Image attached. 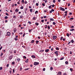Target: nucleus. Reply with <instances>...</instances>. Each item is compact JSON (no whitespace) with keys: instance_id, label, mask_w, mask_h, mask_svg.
I'll return each instance as SVG.
<instances>
[{"instance_id":"nucleus-1","label":"nucleus","mask_w":75,"mask_h":75,"mask_svg":"<svg viewBox=\"0 0 75 75\" xmlns=\"http://www.w3.org/2000/svg\"><path fill=\"white\" fill-rule=\"evenodd\" d=\"M59 8L61 10H62V11H65V9L62 7H60Z\"/></svg>"},{"instance_id":"nucleus-2","label":"nucleus","mask_w":75,"mask_h":75,"mask_svg":"<svg viewBox=\"0 0 75 75\" xmlns=\"http://www.w3.org/2000/svg\"><path fill=\"white\" fill-rule=\"evenodd\" d=\"M58 51H56L54 52V54H55L57 56H58Z\"/></svg>"},{"instance_id":"nucleus-3","label":"nucleus","mask_w":75,"mask_h":75,"mask_svg":"<svg viewBox=\"0 0 75 75\" xmlns=\"http://www.w3.org/2000/svg\"><path fill=\"white\" fill-rule=\"evenodd\" d=\"M13 56L11 55V56H9L8 57L10 61L11 60V59H12L13 58Z\"/></svg>"},{"instance_id":"nucleus-4","label":"nucleus","mask_w":75,"mask_h":75,"mask_svg":"<svg viewBox=\"0 0 75 75\" xmlns=\"http://www.w3.org/2000/svg\"><path fill=\"white\" fill-rule=\"evenodd\" d=\"M39 64V63L38 62H35L34 63V65H38Z\"/></svg>"},{"instance_id":"nucleus-5","label":"nucleus","mask_w":75,"mask_h":75,"mask_svg":"<svg viewBox=\"0 0 75 75\" xmlns=\"http://www.w3.org/2000/svg\"><path fill=\"white\" fill-rule=\"evenodd\" d=\"M14 33H15L17 31V29L14 28L13 30Z\"/></svg>"},{"instance_id":"nucleus-6","label":"nucleus","mask_w":75,"mask_h":75,"mask_svg":"<svg viewBox=\"0 0 75 75\" xmlns=\"http://www.w3.org/2000/svg\"><path fill=\"white\" fill-rule=\"evenodd\" d=\"M7 35H8V36H10V32H8L7 33Z\"/></svg>"},{"instance_id":"nucleus-7","label":"nucleus","mask_w":75,"mask_h":75,"mask_svg":"<svg viewBox=\"0 0 75 75\" xmlns=\"http://www.w3.org/2000/svg\"><path fill=\"white\" fill-rule=\"evenodd\" d=\"M53 38L54 40H55L56 38H57V36H53Z\"/></svg>"},{"instance_id":"nucleus-8","label":"nucleus","mask_w":75,"mask_h":75,"mask_svg":"<svg viewBox=\"0 0 75 75\" xmlns=\"http://www.w3.org/2000/svg\"><path fill=\"white\" fill-rule=\"evenodd\" d=\"M61 72H59L58 73V75H61Z\"/></svg>"},{"instance_id":"nucleus-9","label":"nucleus","mask_w":75,"mask_h":75,"mask_svg":"<svg viewBox=\"0 0 75 75\" xmlns=\"http://www.w3.org/2000/svg\"><path fill=\"white\" fill-rule=\"evenodd\" d=\"M49 51V49H46L45 50V52H48Z\"/></svg>"},{"instance_id":"nucleus-10","label":"nucleus","mask_w":75,"mask_h":75,"mask_svg":"<svg viewBox=\"0 0 75 75\" xmlns=\"http://www.w3.org/2000/svg\"><path fill=\"white\" fill-rule=\"evenodd\" d=\"M44 50H40V52H44Z\"/></svg>"},{"instance_id":"nucleus-11","label":"nucleus","mask_w":75,"mask_h":75,"mask_svg":"<svg viewBox=\"0 0 75 75\" xmlns=\"http://www.w3.org/2000/svg\"><path fill=\"white\" fill-rule=\"evenodd\" d=\"M34 40H32L31 41V43H34Z\"/></svg>"},{"instance_id":"nucleus-12","label":"nucleus","mask_w":75,"mask_h":75,"mask_svg":"<svg viewBox=\"0 0 75 75\" xmlns=\"http://www.w3.org/2000/svg\"><path fill=\"white\" fill-rule=\"evenodd\" d=\"M36 19V18H35V17H34L33 18V20H35Z\"/></svg>"},{"instance_id":"nucleus-13","label":"nucleus","mask_w":75,"mask_h":75,"mask_svg":"<svg viewBox=\"0 0 75 75\" xmlns=\"http://www.w3.org/2000/svg\"><path fill=\"white\" fill-rule=\"evenodd\" d=\"M21 60V59L20 58H18L17 59V61H20Z\"/></svg>"},{"instance_id":"nucleus-14","label":"nucleus","mask_w":75,"mask_h":75,"mask_svg":"<svg viewBox=\"0 0 75 75\" xmlns=\"http://www.w3.org/2000/svg\"><path fill=\"white\" fill-rule=\"evenodd\" d=\"M50 70L51 71H52V70H53V68H52V67H51L50 69Z\"/></svg>"},{"instance_id":"nucleus-15","label":"nucleus","mask_w":75,"mask_h":75,"mask_svg":"<svg viewBox=\"0 0 75 75\" xmlns=\"http://www.w3.org/2000/svg\"><path fill=\"white\" fill-rule=\"evenodd\" d=\"M31 57H32L33 58H35V56L34 55H32Z\"/></svg>"},{"instance_id":"nucleus-16","label":"nucleus","mask_w":75,"mask_h":75,"mask_svg":"<svg viewBox=\"0 0 75 75\" xmlns=\"http://www.w3.org/2000/svg\"><path fill=\"white\" fill-rule=\"evenodd\" d=\"M14 40H15V41H17L18 40V38H14Z\"/></svg>"},{"instance_id":"nucleus-17","label":"nucleus","mask_w":75,"mask_h":75,"mask_svg":"<svg viewBox=\"0 0 75 75\" xmlns=\"http://www.w3.org/2000/svg\"><path fill=\"white\" fill-rule=\"evenodd\" d=\"M38 11H36L35 12V14H37V13H38Z\"/></svg>"},{"instance_id":"nucleus-18","label":"nucleus","mask_w":75,"mask_h":75,"mask_svg":"<svg viewBox=\"0 0 75 75\" xmlns=\"http://www.w3.org/2000/svg\"><path fill=\"white\" fill-rule=\"evenodd\" d=\"M50 21H54V20L53 18H50Z\"/></svg>"},{"instance_id":"nucleus-19","label":"nucleus","mask_w":75,"mask_h":75,"mask_svg":"<svg viewBox=\"0 0 75 75\" xmlns=\"http://www.w3.org/2000/svg\"><path fill=\"white\" fill-rule=\"evenodd\" d=\"M64 59V58L63 57H62L61 58V59H60V60H63V59Z\"/></svg>"},{"instance_id":"nucleus-20","label":"nucleus","mask_w":75,"mask_h":75,"mask_svg":"<svg viewBox=\"0 0 75 75\" xmlns=\"http://www.w3.org/2000/svg\"><path fill=\"white\" fill-rule=\"evenodd\" d=\"M18 11V9L17 8L15 10V11L16 12H17Z\"/></svg>"},{"instance_id":"nucleus-21","label":"nucleus","mask_w":75,"mask_h":75,"mask_svg":"<svg viewBox=\"0 0 75 75\" xmlns=\"http://www.w3.org/2000/svg\"><path fill=\"white\" fill-rule=\"evenodd\" d=\"M56 50H59V48L58 47H56Z\"/></svg>"},{"instance_id":"nucleus-22","label":"nucleus","mask_w":75,"mask_h":75,"mask_svg":"<svg viewBox=\"0 0 75 75\" xmlns=\"http://www.w3.org/2000/svg\"><path fill=\"white\" fill-rule=\"evenodd\" d=\"M30 12H31V13H32V12H33V9H30Z\"/></svg>"},{"instance_id":"nucleus-23","label":"nucleus","mask_w":75,"mask_h":75,"mask_svg":"<svg viewBox=\"0 0 75 75\" xmlns=\"http://www.w3.org/2000/svg\"><path fill=\"white\" fill-rule=\"evenodd\" d=\"M38 24H39L38 23H35V25H38Z\"/></svg>"},{"instance_id":"nucleus-24","label":"nucleus","mask_w":75,"mask_h":75,"mask_svg":"<svg viewBox=\"0 0 75 75\" xmlns=\"http://www.w3.org/2000/svg\"><path fill=\"white\" fill-rule=\"evenodd\" d=\"M4 18L5 19H7V18H8V17L7 16H5L4 17Z\"/></svg>"},{"instance_id":"nucleus-25","label":"nucleus","mask_w":75,"mask_h":75,"mask_svg":"<svg viewBox=\"0 0 75 75\" xmlns=\"http://www.w3.org/2000/svg\"><path fill=\"white\" fill-rule=\"evenodd\" d=\"M30 69V68H26L25 69V71H27V70H28V69Z\"/></svg>"},{"instance_id":"nucleus-26","label":"nucleus","mask_w":75,"mask_h":75,"mask_svg":"<svg viewBox=\"0 0 75 75\" xmlns=\"http://www.w3.org/2000/svg\"><path fill=\"white\" fill-rule=\"evenodd\" d=\"M21 9H23L24 8V7H23V6H22L20 7Z\"/></svg>"},{"instance_id":"nucleus-27","label":"nucleus","mask_w":75,"mask_h":75,"mask_svg":"<svg viewBox=\"0 0 75 75\" xmlns=\"http://www.w3.org/2000/svg\"><path fill=\"white\" fill-rule=\"evenodd\" d=\"M42 4L43 6H45V4H44V3H42Z\"/></svg>"},{"instance_id":"nucleus-28","label":"nucleus","mask_w":75,"mask_h":75,"mask_svg":"<svg viewBox=\"0 0 75 75\" xmlns=\"http://www.w3.org/2000/svg\"><path fill=\"white\" fill-rule=\"evenodd\" d=\"M74 29H72L70 30V31H74Z\"/></svg>"},{"instance_id":"nucleus-29","label":"nucleus","mask_w":75,"mask_h":75,"mask_svg":"<svg viewBox=\"0 0 75 75\" xmlns=\"http://www.w3.org/2000/svg\"><path fill=\"white\" fill-rule=\"evenodd\" d=\"M71 20H74V18H70L69 19V20L71 21Z\"/></svg>"},{"instance_id":"nucleus-30","label":"nucleus","mask_w":75,"mask_h":75,"mask_svg":"<svg viewBox=\"0 0 75 75\" xmlns=\"http://www.w3.org/2000/svg\"><path fill=\"white\" fill-rule=\"evenodd\" d=\"M65 63L66 64H68V62L67 61H66L65 62Z\"/></svg>"},{"instance_id":"nucleus-31","label":"nucleus","mask_w":75,"mask_h":75,"mask_svg":"<svg viewBox=\"0 0 75 75\" xmlns=\"http://www.w3.org/2000/svg\"><path fill=\"white\" fill-rule=\"evenodd\" d=\"M47 28H48V30H50V27L49 26H48Z\"/></svg>"},{"instance_id":"nucleus-32","label":"nucleus","mask_w":75,"mask_h":75,"mask_svg":"<svg viewBox=\"0 0 75 75\" xmlns=\"http://www.w3.org/2000/svg\"><path fill=\"white\" fill-rule=\"evenodd\" d=\"M28 62V59H27V60H26L25 62Z\"/></svg>"},{"instance_id":"nucleus-33","label":"nucleus","mask_w":75,"mask_h":75,"mask_svg":"<svg viewBox=\"0 0 75 75\" xmlns=\"http://www.w3.org/2000/svg\"><path fill=\"white\" fill-rule=\"evenodd\" d=\"M15 64V62H12V65H14V64Z\"/></svg>"},{"instance_id":"nucleus-34","label":"nucleus","mask_w":75,"mask_h":75,"mask_svg":"<svg viewBox=\"0 0 75 75\" xmlns=\"http://www.w3.org/2000/svg\"><path fill=\"white\" fill-rule=\"evenodd\" d=\"M51 6H52V5H51L49 6L48 7V8H51Z\"/></svg>"},{"instance_id":"nucleus-35","label":"nucleus","mask_w":75,"mask_h":75,"mask_svg":"<svg viewBox=\"0 0 75 75\" xmlns=\"http://www.w3.org/2000/svg\"><path fill=\"white\" fill-rule=\"evenodd\" d=\"M36 44H38V42H39V41H38V40H36Z\"/></svg>"},{"instance_id":"nucleus-36","label":"nucleus","mask_w":75,"mask_h":75,"mask_svg":"<svg viewBox=\"0 0 75 75\" xmlns=\"http://www.w3.org/2000/svg\"><path fill=\"white\" fill-rule=\"evenodd\" d=\"M67 37H69V34L68 33H67Z\"/></svg>"},{"instance_id":"nucleus-37","label":"nucleus","mask_w":75,"mask_h":75,"mask_svg":"<svg viewBox=\"0 0 75 75\" xmlns=\"http://www.w3.org/2000/svg\"><path fill=\"white\" fill-rule=\"evenodd\" d=\"M3 69V67H0V70H2Z\"/></svg>"},{"instance_id":"nucleus-38","label":"nucleus","mask_w":75,"mask_h":75,"mask_svg":"<svg viewBox=\"0 0 75 75\" xmlns=\"http://www.w3.org/2000/svg\"><path fill=\"white\" fill-rule=\"evenodd\" d=\"M21 3H24V0H22L21 1Z\"/></svg>"},{"instance_id":"nucleus-39","label":"nucleus","mask_w":75,"mask_h":75,"mask_svg":"<svg viewBox=\"0 0 75 75\" xmlns=\"http://www.w3.org/2000/svg\"><path fill=\"white\" fill-rule=\"evenodd\" d=\"M53 25H55V24H56V23H55V22H53Z\"/></svg>"},{"instance_id":"nucleus-40","label":"nucleus","mask_w":75,"mask_h":75,"mask_svg":"<svg viewBox=\"0 0 75 75\" xmlns=\"http://www.w3.org/2000/svg\"><path fill=\"white\" fill-rule=\"evenodd\" d=\"M19 34H20L21 35H22L23 34V33L21 32L19 33Z\"/></svg>"},{"instance_id":"nucleus-41","label":"nucleus","mask_w":75,"mask_h":75,"mask_svg":"<svg viewBox=\"0 0 75 75\" xmlns=\"http://www.w3.org/2000/svg\"><path fill=\"white\" fill-rule=\"evenodd\" d=\"M70 70L71 71H72L73 69H72V68H70Z\"/></svg>"},{"instance_id":"nucleus-42","label":"nucleus","mask_w":75,"mask_h":75,"mask_svg":"<svg viewBox=\"0 0 75 75\" xmlns=\"http://www.w3.org/2000/svg\"><path fill=\"white\" fill-rule=\"evenodd\" d=\"M6 16H9L8 14L7 13H6Z\"/></svg>"},{"instance_id":"nucleus-43","label":"nucleus","mask_w":75,"mask_h":75,"mask_svg":"<svg viewBox=\"0 0 75 75\" xmlns=\"http://www.w3.org/2000/svg\"><path fill=\"white\" fill-rule=\"evenodd\" d=\"M43 71H45V68H44L43 69Z\"/></svg>"},{"instance_id":"nucleus-44","label":"nucleus","mask_w":75,"mask_h":75,"mask_svg":"<svg viewBox=\"0 0 75 75\" xmlns=\"http://www.w3.org/2000/svg\"><path fill=\"white\" fill-rule=\"evenodd\" d=\"M62 38H63V37H61V38L60 39V40L61 41L62 40Z\"/></svg>"},{"instance_id":"nucleus-45","label":"nucleus","mask_w":75,"mask_h":75,"mask_svg":"<svg viewBox=\"0 0 75 75\" xmlns=\"http://www.w3.org/2000/svg\"><path fill=\"white\" fill-rule=\"evenodd\" d=\"M44 18H47V16H44Z\"/></svg>"},{"instance_id":"nucleus-46","label":"nucleus","mask_w":75,"mask_h":75,"mask_svg":"<svg viewBox=\"0 0 75 75\" xmlns=\"http://www.w3.org/2000/svg\"><path fill=\"white\" fill-rule=\"evenodd\" d=\"M24 58H25V59H26L27 58V57L25 56H23Z\"/></svg>"},{"instance_id":"nucleus-47","label":"nucleus","mask_w":75,"mask_h":75,"mask_svg":"<svg viewBox=\"0 0 75 75\" xmlns=\"http://www.w3.org/2000/svg\"><path fill=\"white\" fill-rule=\"evenodd\" d=\"M71 42L72 43H74V40H71Z\"/></svg>"},{"instance_id":"nucleus-48","label":"nucleus","mask_w":75,"mask_h":75,"mask_svg":"<svg viewBox=\"0 0 75 75\" xmlns=\"http://www.w3.org/2000/svg\"><path fill=\"white\" fill-rule=\"evenodd\" d=\"M68 6H70V3H69L68 4Z\"/></svg>"},{"instance_id":"nucleus-49","label":"nucleus","mask_w":75,"mask_h":75,"mask_svg":"<svg viewBox=\"0 0 75 75\" xmlns=\"http://www.w3.org/2000/svg\"><path fill=\"white\" fill-rule=\"evenodd\" d=\"M36 6H38V3H37L36 4Z\"/></svg>"},{"instance_id":"nucleus-50","label":"nucleus","mask_w":75,"mask_h":75,"mask_svg":"<svg viewBox=\"0 0 75 75\" xmlns=\"http://www.w3.org/2000/svg\"><path fill=\"white\" fill-rule=\"evenodd\" d=\"M20 18L21 19L23 18V16H20Z\"/></svg>"},{"instance_id":"nucleus-51","label":"nucleus","mask_w":75,"mask_h":75,"mask_svg":"<svg viewBox=\"0 0 75 75\" xmlns=\"http://www.w3.org/2000/svg\"><path fill=\"white\" fill-rule=\"evenodd\" d=\"M54 6H55V5H54V4H53V5H52V7H54Z\"/></svg>"},{"instance_id":"nucleus-52","label":"nucleus","mask_w":75,"mask_h":75,"mask_svg":"<svg viewBox=\"0 0 75 75\" xmlns=\"http://www.w3.org/2000/svg\"><path fill=\"white\" fill-rule=\"evenodd\" d=\"M2 48H3V47L1 46V47L0 48V50H1V49H2Z\"/></svg>"},{"instance_id":"nucleus-53","label":"nucleus","mask_w":75,"mask_h":75,"mask_svg":"<svg viewBox=\"0 0 75 75\" xmlns=\"http://www.w3.org/2000/svg\"><path fill=\"white\" fill-rule=\"evenodd\" d=\"M44 20H42L41 21V22H42V23H43V22H44Z\"/></svg>"},{"instance_id":"nucleus-54","label":"nucleus","mask_w":75,"mask_h":75,"mask_svg":"<svg viewBox=\"0 0 75 75\" xmlns=\"http://www.w3.org/2000/svg\"><path fill=\"white\" fill-rule=\"evenodd\" d=\"M25 35V33H24L23 35V37H24V36Z\"/></svg>"},{"instance_id":"nucleus-55","label":"nucleus","mask_w":75,"mask_h":75,"mask_svg":"<svg viewBox=\"0 0 75 75\" xmlns=\"http://www.w3.org/2000/svg\"><path fill=\"white\" fill-rule=\"evenodd\" d=\"M53 3H55V0H54L53 1Z\"/></svg>"},{"instance_id":"nucleus-56","label":"nucleus","mask_w":75,"mask_h":75,"mask_svg":"<svg viewBox=\"0 0 75 75\" xmlns=\"http://www.w3.org/2000/svg\"><path fill=\"white\" fill-rule=\"evenodd\" d=\"M28 23H29V24L30 25V24H31V22H28Z\"/></svg>"},{"instance_id":"nucleus-57","label":"nucleus","mask_w":75,"mask_h":75,"mask_svg":"<svg viewBox=\"0 0 75 75\" xmlns=\"http://www.w3.org/2000/svg\"><path fill=\"white\" fill-rule=\"evenodd\" d=\"M52 11H53V12H54V9H52Z\"/></svg>"},{"instance_id":"nucleus-58","label":"nucleus","mask_w":75,"mask_h":75,"mask_svg":"<svg viewBox=\"0 0 75 75\" xmlns=\"http://www.w3.org/2000/svg\"><path fill=\"white\" fill-rule=\"evenodd\" d=\"M71 28H74V26H71Z\"/></svg>"},{"instance_id":"nucleus-59","label":"nucleus","mask_w":75,"mask_h":75,"mask_svg":"<svg viewBox=\"0 0 75 75\" xmlns=\"http://www.w3.org/2000/svg\"><path fill=\"white\" fill-rule=\"evenodd\" d=\"M67 11H65V12H64V13H65L66 14H67Z\"/></svg>"},{"instance_id":"nucleus-60","label":"nucleus","mask_w":75,"mask_h":75,"mask_svg":"<svg viewBox=\"0 0 75 75\" xmlns=\"http://www.w3.org/2000/svg\"><path fill=\"white\" fill-rule=\"evenodd\" d=\"M72 13H69V14L70 15H72Z\"/></svg>"},{"instance_id":"nucleus-61","label":"nucleus","mask_w":75,"mask_h":75,"mask_svg":"<svg viewBox=\"0 0 75 75\" xmlns=\"http://www.w3.org/2000/svg\"><path fill=\"white\" fill-rule=\"evenodd\" d=\"M3 53H1V56H3Z\"/></svg>"},{"instance_id":"nucleus-62","label":"nucleus","mask_w":75,"mask_h":75,"mask_svg":"<svg viewBox=\"0 0 75 75\" xmlns=\"http://www.w3.org/2000/svg\"><path fill=\"white\" fill-rule=\"evenodd\" d=\"M13 73H14V69H13Z\"/></svg>"},{"instance_id":"nucleus-63","label":"nucleus","mask_w":75,"mask_h":75,"mask_svg":"<svg viewBox=\"0 0 75 75\" xmlns=\"http://www.w3.org/2000/svg\"><path fill=\"white\" fill-rule=\"evenodd\" d=\"M13 17L14 18H16V16H14Z\"/></svg>"},{"instance_id":"nucleus-64","label":"nucleus","mask_w":75,"mask_h":75,"mask_svg":"<svg viewBox=\"0 0 75 75\" xmlns=\"http://www.w3.org/2000/svg\"><path fill=\"white\" fill-rule=\"evenodd\" d=\"M25 4H27V1H25Z\"/></svg>"}]
</instances>
